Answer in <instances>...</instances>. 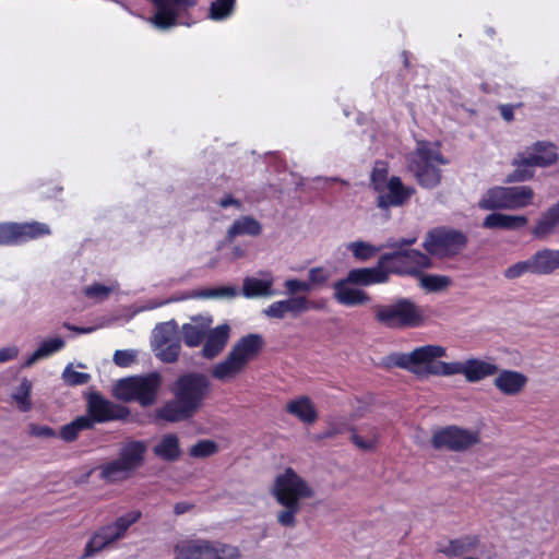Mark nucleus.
Returning <instances> with one entry per match:
<instances>
[{"label":"nucleus","instance_id":"f257e3e1","mask_svg":"<svg viewBox=\"0 0 559 559\" xmlns=\"http://www.w3.org/2000/svg\"><path fill=\"white\" fill-rule=\"evenodd\" d=\"M270 495L283 509L277 512L276 521L283 527L293 528L305 500L313 499L316 490L312 485L293 467H285L277 473L270 486Z\"/></svg>","mask_w":559,"mask_h":559},{"label":"nucleus","instance_id":"f03ea898","mask_svg":"<svg viewBox=\"0 0 559 559\" xmlns=\"http://www.w3.org/2000/svg\"><path fill=\"white\" fill-rule=\"evenodd\" d=\"M445 356V347L427 344L416 347L409 353H392L386 357L385 362L389 367L403 368L419 377H449V374L437 373V370H440V365L450 364V361L439 360Z\"/></svg>","mask_w":559,"mask_h":559},{"label":"nucleus","instance_id":"7ed1b4c3","mask_svg":"<svg viewBox=\"0 0 559 559\" xmlns=\"http://www.w3.org/2000/svg\"><path fill=\"white\" fill-rule=\"evenodd\" d=\"M263 347L264 338L260 334L251 333L240 337L226 358L212 367V377L223 382L235 379L251 360L258 357Z\"/></svg>","mask_w":559,"mask_h":559},{"label":"nucleus","instance_id":"20e7f679","mask_svg":"<svg viewBox=\"0 0 559 559\" xmlns=\"http://www.w3.org/2000/svg\"><path fill=\"white\" fill-rule=\"evenodd\" d=\"M173 552L174 559H242L236 545L206 538H179Z\"/></svg>","mask_w":559,"mask_h":559},{"label":"nucleus","instance_id":"39448f33","mask_svg":"<svg viewBox=\"0 0 559 559\" xmlns=\"http://www.w3.org/2000/svg\"><path fill=\"white\" fill-rule=\"evenodd\" d=\"M374 320L389 329L421 326L427 316L424 309L408 298H399L390 304L373 307Z\"/></svg>","mask_w":559,"mask_h":559},{"label":"nucleus","instance_id":"423d86ee","mask_svg":"<svg viewBox=\"0 0 559 559\" xmlns=\"http://www.w3.org/2000/svg\"><path fill=\"white\" fill-rule=\"evenodd\" d=\"M447 163L437 143L418 142L412 154L409 169L423 188L433 189L441 181L440 166Z\"/></svg>","mask_w":559,"mask_h":559},{"label":"nucleus","instance_id":"0eeeda50","mask_svg":"<svg viewBox=\"0 0 559 559\" xmlns=\"http://www.w3.org/2000/svg\"><path fill=\"white\" fill-rule=\"evenodd\" d=\"M162 383L160 373L153 371L119 380L115 385L114 394L118 400L136 401L141 406L147 407L156 402Z\"/></svg>","mask_w":559,"mask_h":559},{"label":"nucleus","instance_id":"6e6552de","mask_svg":"<svg viewBox=\"0 0 559 559\" xmlns=\"http://www.w3.org/2000/svg\"><path fill=\"white\" fill-rule=\"evenodd\" d=\"M141 516L142 512L140 510H131L117 518L114 522L99 527L91 536L80 558L87 559L94 557L96 554L124 538L128 530L135 524Z\"/></svg>","mask_w":559,"mask_h":559},{"label":"nucleus","instance_id":"1a4fd4ad","mask_svg":"<svg viewBox=\"0 0 559 559\" xmlns=\"http://www.w3.org/2000/svg\"><path fill=\"white\" fill-rule=\"evenodd\" d=\"M558 158L557 148L551 143L537 142L527 151L519 153L513 165L515 170L510 176V181H525L533 177L531 167H546L554 164Z\"/></svg>","mask_w":559,"mask_h":559},{"label":"nucleus","instance_id":"9d476101","mask_svg":"<svg viewBox=\"0 0 559 559\" xmlns=\"http://www.w3.org/2000/svg\"><path fill=\"white\" fill-rule=\"evenodd\" d=\"M211 382L200 372H190L180 376L173 384L174 396L183 402L192 412H197L209 395Z\"/></svg>","mask_w":559,"mask_h":559},{"label":"nucleus","instance_id":"9b49d317","mask_svg":"<svg viewBox=\"0 0 559 559\" xmlns=\"http://www.w3.org/2000/svg\"><path fill=\"white\" fill-rule=\"evenodd\" d=\"M467 237L453 228L440 227L430 230L423 243L425 250L438 258H451L459 254L466 246Z\"/></svg>","mask_w":559,"mask_h":559},{"label":"nucleus","instance_id":"f8f14e48","mask_svg":"<svg viewBox=\"0 0 559 559\" xmlns=\"http://www.w3.org/2000/svg\"><path fill=\"white\" fill-rule=\"evenodd\" d=\"M480 442V433L475 429H467L451 425L441 428L432 435L431 443L435 449L464 452Z\"/></svg>","mask_w":559,"mask_h":559},{"label":"nucleus","instance_id":"ddd939ff","mask_svg":"<svg viewBox=\"0 0 559 559\" xmlns=\"http://www.w3.org/2000/svg\"><path fill=\"white\" fill-rule=\"evenodd\" d=\"M152 348L155 356L163 362H175L181 350V343L176 321L159 323L152 333Z\"/></svg>","mask_w":559,"mask_h":559},{"label":"nucleus","instance_id":"4468645a","mask_svg":"<svg viewBox=\"0 0 559 559\" xmlns=\"http://www.w3.org/2000/svg\"><path fill=\"white\" fill-rule=\"evenodd\" d=\"M437 373L449 374V377L461 374L469 383H476L498 372V366L489 360L471 357L464 361H450L440 365Z\"/></svg>","mask_w":559,"mask_h":559},{"label":"nucleus","instance_id":"2eb2a0df","mask_svg":"<svg viewBox=\"0 0 559 559\" xmlns=\"http://www.w3.org/2000/svg\"><path fill=\"white\" fill-rule=\"evenodd\" d=\"M385 255L391 273L400 275H417L432 266L431 259L418 250H404Z\"/></svg>","mask_w":559,"mask_h":559},{"label":"nucleus","instance_id":"dca6fc26","mask_svg":"<svg viewBox=\"0 0 559 559\" xmlns=\"http://www.w3.org/2000/svg\"><path fill=\"white\" fill-rule=\"evenodd\" d=\"M156 13L147 21L159 29H167L178 24L179 14L197 3V0H151Z\"/></svg>","mask_w":559,"mask_h":559},{"label":"nucleus","instance_id":"f3484780","mask_svg":"<svg viewBox=\"0 0 559 559\" xmlns=\"http://www.w3.org/2000/svg\"><path fill=\"white\" fill-rule=\"evenodd\" d=\"M314 308V304L307 296H295L270 304L263 309V314L270 319L283 320L287 316L297 318Z\"/></svg>","mask_w":559,"mask_h":559},{"label":"nucleus","instance_id":"a211bd4d","mask_svg":"<svg viewBox=\"0 0 559 559\" xmlns=\"http://www.w3.org/2000/svg\"><path fill=\"white\" fill-rule=\"evenodd\" d=\"M129 415V412L126 407L117 405L99 394H91L87 401V414L93 420V426L95 423H106L116 419L126 418Z\"/></svg>","mask_w":559,"mask_h":559},{"label":"nucleus","instance_id":"6ab92c4d","mask_svg":"<svg viewBox=\"0 0 559 559\" xmlns=\"http://www.w3.org/2000/svg\"><path fill=\"white\" fill-rule=\"evenodd\" d=\"M275 276L270 271H259L243 278L241 294L248 299L270 298L278 292L274 288Z\"/></svg>","mask_w":559,"mask_h":559},{"label":"nucleus","instance_id":"aec40b11","mask_svg":"<svg viewBox=\"0 0 559 559\" xmlns=\"http://www.w3.org/2000/svg\"><path fill=\"white\" fill-rule=\"evenodd\" d=\"M390 274L388 257L383 254L376 266L353 269L347 273V276L348 281H353L355 285L371 286L388 282Z\"/></svg>","mask_w":559,"mask_h":559},{"label":"nucleus","instance_id":"412c9836","mask_svg":"<svg viewBox=\"0 0 559 559\" xmlns=\"http://www.w3.org/2000/svg\"><path fill=\"white\" fill-rule=\"evenodd\" d=\"M414 192V188L404 186L399 177L393 176L384 186V191L378 192L377 205L380 209L401 206Z\"/></svg>","mask_w":559,"mask_h":559},{"label":"nucleus","instance_id":"4be33fe9","mask_svg":"<svg viewBox=\"0 0 559 559\" xmlns=\"http://www.w3.org/2000/svg\"><path fill=\"white\" fill-rule=\"evenodd\" d=\"M354 285L353 281H348V276L336 281L333 284V298L345 307H356L368 304L370 301L369 295Z\"/></svg>","mask_w":559,"mask_h":559},{"label":"nucleus","instance_id":"5701e85b","mask_svg":"<svg viewBox=\"0 0 559 559\" xmlns=\"http://www.w3.org/2000/svg\"><path fill=\"white\" fill-rule=\"evenodd\" d=\"M213 324L211 314H198L190 319V322L182 324L181 335L183 343L191 348L199 347Z\"/></svg>","mask_w":559,"mask_h":559},{"label":"nucleus","instance_id":"b1692460","mask_svg":"<svg viewBox=\"0 0 559 559\" xmlns=\"http://www.w3.org/2000/svg\"><path fill=\"white\" fill-rule=\"evenodd\" d=\"M231 328L228 323L210 328L203 341L202 356L206 359L217 357L226 347L230 338Z\"/></svg>","mask_w":559,"mask_h":559},{"label":"nucleus","instance_id":"393cba45","mask_svg":"<svg viewBox=\"0 0 559 559\" xmlns=\"http://www.w3.org/2000/svg\"><path fill=\"white\" fill-rule=\"evenodd\" d=\"M415 242L416 238H403L399 241L389 240L385 245L374 246L367 241L356 240L347 245V250L353 253L355 259L367 261L376 257L384 248H402L412 246Z\"/></svg>","mask_w":559,"mask_h":559},{"label":"nucleus","instance_id":"a878e982","mask_svg":"<svg viewBox=\"0 0 559 559\" xmlns=\"http://www.w3.org/2000/svg\"><path fill=\"white\" fill-rule=\"evenodd\" d=\"M493 384L497 390L508 396L519 395L527 385V377L516 370L503 369L498 371Z\"/></svg>","mask_w":559,"mask_h":559},{"label":"nucleus","instance_id":"bb28decb","mask_svg":"<svg viewBox=\"0 0 559 559\" xmlns=\"http://www.w3.org/2000/svg\"><path fill=\"white\" fill-rule=\"evenodd\" d=\"M534 274L549 275L559 270V249L543 248L531 255Z\"/></svg>","mask_w":559,"mask_h":559},{"label":"nucleus","instance_id":"cd10ccee","mask_svg":"<svg viewBox=\"0 0 559 559\" xmlns=\"http://www.w3.org/2000/svg\"><path fill=\"white\" fill-rule=\"evenodd\" d=\"M286 412L298 418L301 423L311 425L318 419V411L310 397L306 395L290 400L286 404Z\"/></svg>","mask_w":559,"mask_h":559},{"label":"nucleus","instance_id":"c85d7f7f","mask_svg":"<svg viewBox=\"0 0 559 559\" xmlns=\"http://www.w3.org/2000/svg\"><path fill=\"white\" fill-rule=\"evenodd\" d=\"M66 346V341L60 336H52L44 338L38 343L36 350H34L23 362V367L29 368L39 360L47 359L53 354L62 350Z\"/></svg>","mask_w":559,"mask_h":559},{"label":"nucleus","instance_id":"c756f323","mask_svg":"<svg viewBox=\"0 0 559 559\" xmlns=\"http://www.w3.org/2000/svg\"><path fill=\"white\" fill-rule=\"evenodd\" d=\"M146 451L145 441L130 440L122 444L118 457L135 472L143 465Z\"/></svg>","mask_w":559,"mask_h":559},{"label":"nucleus","instance_id":"7c9ffc66","mask_svg":"<svg viewBox=\"0 0 559 559\" xmlns=\"http://www.w3.org/2000/svg\"><path fill=\"white\" fill-rule=\"evenodd\" d=\"M528 219L524 215H509L502 213H492L485 217L483 226L486 228H500L507 230H516L526 226Z\"/></svg>","mask_w":559,"mask_h":559},{"label":"nucleus","instance_id":"2f4dec72","mask_svg":"<svg viewBox=\"0 0 559 559\" xmlns=\"http://www.w3.org/2000/svg\"><path fill=\"white\" fill-rule=\"evenodd\" d=\"M99 477L107 483H120L129 479L134 471L119 457L99 466Z\"/></svg>","mask_w":559,"mask_h":559},{"label":"nucleus","instance_id":"473e14b6","mask_svg":"<svg viewBox=\"0 0 559 559\" xmlns=\"http://www.w3.org/2000/svg\"><path fill=\"white\" fill-rule=\"evenodd\" d=\"M262 231L261 224L252 216H242L235 219L234 223L228 227L226 238L228 241H233L239 236H259Z\"/></svg>","mask_w":559,"mask_h":559},{"label":"nucleus","instance_id":"72a5a7b5","mask_svg":"<svg viewBox=\"0 0 559 559\" xmlns=\"http://www.w3.org/2000/svg\"><path fill=\"white\" fill-rule=\"evenodd\" d=\"M535 192L528 186L508 187V210H521L534 205Z\"/></svg>","mask_w":559,"mask_h":559},{"label":"nucleus","instance_id":"f704fd0d","mask_svg":"<svg viewBox=\"0 0 559 559\" xmlns=\"http://www.w3.org/2000/svg\"><path fill=\"white\" fill-rule=\"evenodd\" d=\"M14 233L16 245H20L28 240L50 235V228L48 225L38 222L23 224L14 223Z\"/></svg>","mask_w":559,"mask_h":559},{"label":"nucleus","instance_id":"c9c22d12","mask_svg":"<svg viewBox=\"0 0 559 559\" xmlns=\"http://www.w3.org/2000/svg\"><path fill=\"white\" fill-rule=\"evenodd\" d=\"M194 414L183 402L179 400L169 401L160 407L156 415L158 418L169 423L185 420Z\"/></svg>","mask_w":559,"mask_h":559},{"label":"nucleus","instance_id":"e433bc0d","mask_svg":"<svg viewBox=\"0 0 559 559\" xmlns=\"http://www.w3.org/2000/svg\"><path fill=\"white\" fill-rule=\"evenodd\" d=\"M156 456L165 461H175L180 456L179 439L174 433H168L162 437L159 442L153 448Z\"/></svg>","mask_w":559,"mask_h":559},{"label":"nucleus","instance_id":"4c0bfd02","mask_svg":"<svg viewBox=\"0 0 559 559\" xmlns=\"http://www.w3.org/2000/svg\"><path fill=\"white\" fill-rule=\"evenodd\" d=\"M508 187H493L487 190L479 201L484 210H508Z\"/></svg>","mask_w":559,"mask_h":559},{"label":"nucleus","instance_id":"58836bf2","mask_svg":"<svg viewBox=\"0 0 559 559\" xmlns=\"http://www.w3.org/2000/svg\"><path fill=\"white\" fill-rule=\"evenodd\" d=\"M479 545V538L475 535H466L457 539L450 540L441 552L449 557H459L463 554L475 550Z\"/></svg>","mask_w":559,"mask_h":559},{"label":"nucleus","instance_id":"ea45409f","mask_svg":"<svg viewBox=\"0 0 559 559\" xmlns=\"http://www.w3.org/2000/svg\"><path fill=\"white\" fill-rule=\"evenodd\" d=\"M93 428V420L88 416H79L60 429V438L66 442L74 441L81 431Z\"/></svg>","mask_w":559,"mask_h":559},{"label":"nucleus","instance_id":"a19ab883","mask_svg":"<svg viewBox=\"0 0 559 559\" xmlns=\"http://www.w3.org/2000/svg\"><path fill=\"white\" fill-rule=\"evenodd\" d=\"M559 222H557V219H555L546 210L540 214L532 228V235L536 239H546L557 230Z\"/></svg>","mask_w":559,"mask_h":559},{"label":"nucleus","instance_id":"79ce46f5","mask_svg":"<svg viewBox=\"0 0 559 559\" xmlns=\"http://www.w3.org/2000/svg\"><path fill=\"white\" fill-rule=\"evenodd\" d=\"M559 222H557V219H555L546 210L540 214L532 228V235L536 239H546L557 230Z\"/></svg>","mask_w":559,"mask_h":559},{"label":"nucleus","instance_id":"37998d69","mask_svg":"<svg viewBox=\"0 0 559 559\" xmlns=\"http://www.w3.org/2000/svg\"><path fill=\"white\" fill-rule=\"evenodd\" d=\"M32 382L28 379L23 378L12 393V400L21 412H27L32 408Z\"/></svg>","mask_w":559,"mask_h":559},{"label":"nucleus","instance_id":"c03bdc74","mask_svg":"<svg viewBox=\"0 0 559 559\" xmlns=\"http://www.w3.org/2000/svg\"><path fill=\"white\" fill-rule=\"evenodd\" d=\"M239 294L234 286H218L214 288L201 289L194 292L191 297L195 298H214V299H233Z\"/></svg>","mask_w":559,"mask_h":559},{"label":"nucleus","instance_id":"a18cd8bd","mask_svg":"<svg viewBox=\"0 0 559 559\" xmlns=\"http://www.w3.org/2000/svg\"><path fill=\"white\" fill-rule=\"evenodd\" d=\"M236 0H214L211 3L209 17L213 21H224L231 16Z\"/></svg>","mask_w":559,"mask_h":559},{"label":"nucleus","instance_id":"49530a36","mask_svg":"<svg viewBox=\"0 0 559 559\" xmlns=\"http://www.w3.org/2000/svg\"><path fill=\"white\" fill-rule=\"evenodd\" d=\"M451 284V278L445 275L426 274L420 276V286L427 292H439Z\"/></svg>","mask_w":559,"mask_h":559},{"label":"nucleus","instance_id":"de8ad7c7","mask_svg":"<svg viewBox=\"0 0 559 559\" xmlns=\"http://www.w3.org/2000/svg\"><path fill=\"white\" fill-rule=\"evenodd\" d=\"M352 441L358 449L364 451H371L378 444L379 432L376 428H370L367 436H361L355 432L352 435Z\"/></svg>","mask_w":559,"mask_h":559},{"label":"nucleus","instance_id":"09e8293b","mask_svg":"<svg viewBox=\"0 0 559 559\" xmlns=\"http://www.w3.org/2000/svg\"><path fill=\"white\" fill-rule=\"evenodd\" d=\"M527 273L534 274V266L531 257L507 267L503 275L508 280H515Z\"/></svg>","mask_w":559,"mask_h":559},{"label":"nucleus","instance_id":"8fccbe9b","mask_svg":"<svg viewBox=\"0 0 559 559\" xmlns=\"http://www.w3.org/2000/svg\"><path fill=\"white\" fill-rule=\"evenodd\" d=\"M217 450L218 447L214 441L201 440L191 447L189 453L192 457L202 459L215 454Z\"/></svg>","mask_w":559,"mask_h":559},{"label":"nucleus","instance_id":"3c124183","mask_svg":"<svg viewBox=\"0 0 559 559\" xmlns=\"http://www.w3.org/2000/svg\"><path fill=\"white\" fill-rule=\"evenodd\" d=\"M388 181V168L383 163H377L371 173V183L373 189L377 192L384 191V186H386Z\"/></svg>","mask_w":559,"mask_h":559},{"label":"nucleus","instance_id":"603ef678","mask_svg":"<svg viewBox=\"0 0 559 559\" xmlns=\"http://www.w3.org/2000/svg\"><path fill=\"white\" fill-rule=\"evenodd\" d=\"M331 277V272L328 269L317 266L312 267L308 272L307 284L310 286V292L323 284H325Z\"/></svg>","mask_w":559,"mask_h":559},{"label":"nucleus","instance_id":"864d4df0","mask_svg":"<svg viewBox=\"0 0 559 559\" xmlns=\"http://www.w3.org/2000/svg\"><path fill=\"white\" fill-rule=\"evenodd\" d=\"M62 379L70 385H80L87 383L91 376L88 373L73 370L72 365L69 364L62 372Z\"/></svg>","mask_w":559,"mask_h":559},{"label":"nucleus","instance_id":"5fc2aeb1","mask_svg":"<svg viewBox=\"0 0 559 559\" xmlns=\"http://www.w3.org/2000/svg\"><path fill=\"white\" fill-rule=\"evenodd\" d=\"M284 287L286 289V294L289 297L298 296V293H310V286L307 284L306 281H301L298 278H287L284 282Z\"/></svg>","mask_w":559,"mask_h":559},{"label":"nucleus","instance_id":"6e6d98bb","mask_svg":"<svg viewBox=\"0 0 559 559\" xmlns=\"http://www.w3.org/2000/svg\"><path fill=\"white\" fill-rule=\"evenodd\" d=\"M110 292H111L110 287H107L102 284H93L91 286H87L84 289L86 297L97 300V301H103L106 298H108Z\"/></svg>","mask_w":559,"mask_h":559},{"label":"nucleus","instance_id":"4d7b16f0","mask_svg":"<svg viewBox=\"0 0 559 559\" xmlns=\"http://www.w3.org/2000/svg\"><path fill=\"white\" fill-rule=\"evenodd\" d=\"M16 245L14 223L0 224V246Z\"/></svg>","mask_w":559,"mask_h":559},{"label":"nucleus","instance_id":"13d9d810","mask_svg":"<svg viewBox=\"0 0 559 559\" xmlns=\"http://www.w3.org/2000/svg\"><path fill=\"white\" fill-rule=\"evenodd\" d=\"M136 352L132 349L116 350L114 354V362L119 367H129L134 362Z\"/></svg>","mask_w":559,"mask_h":559},{"label":"nucleus","instance_id":"bf43d9fd","mask_svg":"<svg viewBox=\"0 0 559 559\" xmlns=\"http://www.w3.org/2000/svg\"><path fill=\"white\" fill-rule=\"evenodd\" d=\"M28 432L33 437L48 439L56 437V432L52 428L44 425L31 424L28 426Z\"/></svg>","mask_w":559,"mask_h":559},{"label":"nucleus","instance_id":"052dcab7","mask_svg":"<svg viewBox=\"0 0 559 559\" xmlns=\"http://www.w3.org/2000/svg\"><path fill=\"white\" fill-rule=\"evenodd\" d=\"M19 355V348L16 346H9L0 348V362H7L14 359Z\"/></svg>","mask_w":559,"mask_h":559},{"label":"nucleus","instance_id":"680f3d73","mask_svg":"<svg viewBox=\"0 0 559 559\" xmlns=\"http://www.w3.org/2000/svg\"><path fill=\"white\" fill-rule=\"evenodd\" d=\"M500 114L506 121H511L514 118V106L502 105L500 106Z\"/></svg>","mask_w":559,"mask_h":559},{"label":"nucleus","instance_id":"e2e57ef3","mask_svg":"<svg viewBox=\"0 0 559 559\" xmlns=\"http://www.w3.org/2000/svg\"><path fill=\"white\" fill-rule=\"evenodd\" d=\"M219 205L222 207H228V206H235L237 207L238 210L241 209V204H240V201L237 200V199H234L231 195H226L224 197L221 201H219Z\"/></svg>","mask_w":559,"mask_h":559},{"label":"nucleus","instance_id":"0e129e2a","mask_svg":"<svg viewBox=\"0 0 559 559\" xmlns=\"http://www.w3.org/2000/svg\"><path fill=\"white\" fill-rule=\"evenodd\" d=\"M64 328L70 330V331H74L76 333H80V334H88V333H92V332L95 331L94 326L79 328V326L72 325L70 323H64Z\"/></svg>","mask_w":559,"mask_h":559},{"label":"nucleus","instance_id":"69168bd1","mask_svg":"<svg viewBox=\"0 0 559 559\" xmlns=\"http://www.w3.org/2000/svg\"><path fill=\"white\" fill-rule=\"evenodd\" d=\"M191 508H192V506L188 502H178L175 504L174 512L177 515H181V514L188 512Z\"/></svg>","mask_w":559,"mask_h":559},{"label":"nucleus","instance_id":"338daca9","mask_svg":"<svg viewBox=\"0 0 559 559\" xmlns=\"http://www.w3.org/2000/svg\"><path fill=\"white\" fill-rule=\"evenodd\" d=\"M174 299H168V300H164V301H150L145 307H143L142 309L144 310H152V309H155V308H158L163 305H166L170 301H173Z\"/></svg>","mask_w":559,"mask_h":559},{"label":"nucleus","instance_id":"774afa93","mask_svg":"<svg viewBox=\"0 0 559 559\" xmlns=\"http://www.w3.org/2000/svg\"><path fill=\"white\" fill-rule=\"evenodd\" d=\"M549 214L559 222V201L547 209Z\"/></svg>","mask_w":559,"mask_h":559}]
</instances>
